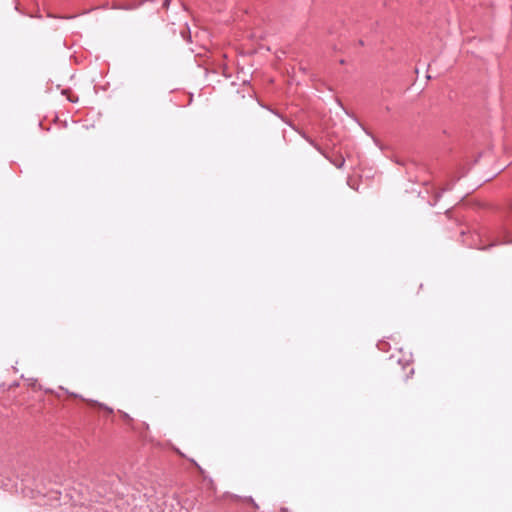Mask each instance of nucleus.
I'll use <instances>...</instances> for the list:
<instances>
[{"mask_svg": "<svg viewBox=\"0 0 512 512\" xmlns=\"http://www.w3.org/2000/svg\"><path fill=\"white\" fill-rule=\"evenodd\" d=\"M91 403H92L93 405H98L99 407H104L102 404H98V403H96V402H94V401H92Z\"/></svg>", "mask_w": 512, "mask_h": 512, "instance_id": "nucleus-1", "label": "nucleus"}, {"mask_svg": "<svg viewBox=\"0 0 512 512\" xmlns=\"http://www.w3.org/2000/svg\"><path fill=\"white\" fill-rule=\"evenodd\" d=\"M168 5H169V0H166V1L164 2V7H168Z\"/></svg>", "mask_w": 512, "mask_h": 512, "instance_id": "nucleus-2", "label": "nucleus"}]
</instances>
